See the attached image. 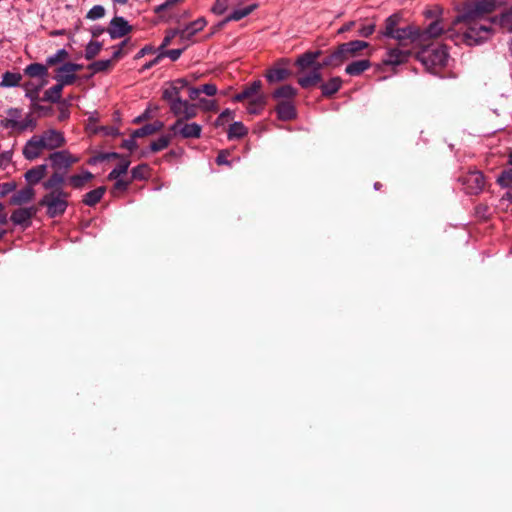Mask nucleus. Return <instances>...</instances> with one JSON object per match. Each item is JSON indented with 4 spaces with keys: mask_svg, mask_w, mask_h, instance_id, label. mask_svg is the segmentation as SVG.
Returning a JSON list of instances; mask_svg holds the SVG:
<instances>
[{
    "mask_svg": "<svg viewBox=\"0 0 512 512\" xmlns=\"http://www.w3.org/2000/svg\"><path fill=\"white\" fill-rule=\"evenodd\" d=\"M499 26L512 32V5L499 16L492 20L480 21L475 18H467L466 15H458L452 22L448 32H454V39L472 46L487 40L493 31V26Z\"/></svg>",
    "mask_w": 512,
    "mask_h": 512,
    "instance_id": "1",
    "label": "nucleus"
},
{
    "mask_svg": "<svg viewBox=\"0 0 512 512\" xmlns=\"http://www.w3.org/2000/svg\"><path fill=\"white\" fill-rule=\"evenodd\" d=\"M235 102H246V110L251 115H259L267 104V95L262 92V82L255 80L233 97Z\"/></svg>",
    "mask_w": 512,
    "mask_h": 512,
    "instance_id": "2",
    "label": "nucleus"
},
{
    "mask_svg": "<svg viewBox=\"0 0 512 512\" xmlns=\"http://www.w3.org/2000/svg\"><path fill=\"white\" fill-rule=\"evenodd\" d=\"M448 58L447 49L442 45L425 47L417 54V59L434 74L447 65Z\"/></svg>",
    "mask_w": 512,
    "mask_h": 512,
    "instance_id": "3",
    "label": "nucleus"
},
{
    "mask_svg": "<svg viewBox=\"0 0 512 512\" xmlns=\"http://www.w3.org/2000/svg\"><path fill=\"white\" fill-rule=\"evenodd\" d=\"M368 46V42L361 40L343 43L326 58L324 65L339 66L343 62L360 55V52L368 48Z\"/></svg>",
    "mask_w": 512,
    "mask_h": 512,
    "instance_id": "4",
    "label": "nucleus"
},
{
    "mask_svg": "<svg viewBox=\"0 0 512 512\" xmlns=\"http://www.w3.org/2000/svg\"><path fill=\"white\" fill-rule=\"evenodd\" d=\"M70 194L64 189H56L47 192L39 201V205L46 208V214L50 218L61 216L68 207Z\"/></svg>",
    "mask_w": 512,
    "mask_h": 512,
    "instance_id": "5",
    "label": "nucleus"
},
{
    "mask_svg": "<svg viewBox=\"0 0 512 512\" xmlns=\"http://www.w3.org/2000/svg\"><path fill=\"white\" fill-rule=\"evenodd\" d=\"M498 2L496 0H469L463 4L462 13L467 18H475L480 21L492 20L486 16L497 9Z\"/></svg>",
    "mask_w": 512,
    "mask_h": 512,
    "instance_id": "6",
    "label": "nucleus"
},
{
    "mask_svg": "<svg viewBox=\"0 0 512 512\" xmlns=\"http://www.w3.org/2000/svg\"><path fill=\"white\" fill-rule=\"evenodd\" d=\"M466 194L478 195L485 187V177L479 170H470L458 178Z\"/></svg>",
    "mask_w": 512,
    "mask_h": 512,
    "instance_id": "7",
    "label": "nucleus"
},
{
    "mask_svg": "<svg viewBox=\"0 0 512 512\" xmlns=\"http://www.w3.org/2000/svg\"><path fill=\"white\" fill-rule=\"evenodd\" d=\"M188 120L177 119L170 127L169 131L174 137L180 136L183 139H198L201 137L202 126Z\"/></svg>",
    "mask_w": 512,
    "mask_h": 512,
    "instance_id": "8",
    "label": "nucleus"
},
{
    "mask_svg": "<svg viewBox=\"0 0 512 512\" xmlns=\"http://www.w3.org/2000/svg\"><path fill=\"white\" fill-rule=\"evenodd\" d=\"M451 27L450 25L444 24L443 19H437L431 22L427 28L420 29L419 28V44H422L430 39L437 38L441 36L443 33H447L448 37L454 40V32H448V29Z\"/></svg>",
    "mask_w": 512,
    "mask_h": 512,
    "instance_id": "9",
    "label": "nucleus"
},
{
    "mask_svg": "<svg viewBox=\"0 0 512 512\" xmlns=\"http://www.w3.org/2000/svg\"><path fill=\"white\" fill-rule=\"evenodd\" d=\"M49 160L55 170L67 171L72 165L78 163L80 158L71 154L68 150H61L51 153Z\"/></svg>",
    "mask_w": 512,
    "mask_h": 512,
    "instance_id": "10",
    "label": "nucleus"
},
{
    "mask_svg": "<svg viewBox=\"0 0 512 512\" xmlns=\"http://www.w3.org/2000/svg\"><path fill=\"white\" fill-rule=\"evenodd\" d=\"M290 61L287 58L279 59L270 69L267 70L265 77L269 83H278L286 80L291 72L289 70Z\"/></svg>",
    "mask_w": 512,
    "mask_h": 512,
    "instance_id": "11",
    "label": "nucleus"
},
{
    "mask_svg": "<svg viewBox=\"0 0 512 512\" xmlns=\"http://www.w3.org/2000/svg\"><path fill=\"white\" fill-rule=\"evenodd\" d=\"M81 69V65L67 62L60 66L56 71L55 79L63 87L71 85L76 80V72Z\"/></svg>",
    "mask_w": 512,
    "mask_h": 512,
    "instance_id": "12",
    "label": "nucleus"
},
{
    "mask_svg": "<svg viewBox=\"0 0 512 512\" xmlns=\"http://www.w3.org/2000/svg\"><path fill=\"white\" fill-rule=\"evenodd\" d=\"M42 145L47 150H54L61 148L65 145L66 139L64 134L55 129H48L44 131L42 134L38 135Z\"/></svg>",
    "mask_w": 512,
    "mask_h": 512,
    "instance_id": "13",
    "label": "nucleus"
},
{
    "mask_svg": "<svg viewBox=\"0 0 512 512\" xmlns=\"http://www.w3.org/2000/svg\"><path fill=\"white\" fill-rule=\"evenodd\" d=\"M170 111L177 119L189 120L197 116V105L181 99L172 105Z\"/></svg>",
    "mask_w": 512,
    "mask_h": 512,
    "instance_id": "14",
    "label": "nucleus"
},
{
    "mask_svg": "<svg viewBox=\"0 0 512 512\" xmlns=\"http://www.w3.org/2000/svg\"><path fill=\"white\" fill-rule=\"evenodd\" d=\"M410 52L408 50H402L399 48H390L385 53L382 59V65L384 66H399L408 61Z\"/></svg>",
    "mask_w": 512,
    "mask_h": 512,
    "instance_id": "15",
    "label": "nucleus"
},
{
    "mask_svg": "<svg viewBox=\"0 0 512 512\" xmlns=\"http://www.w3.org/2000/svg\"><path fill=\"white\" fill-rule=\"evenodd\" d=\"M132 30V26L123 17L116 16L110 21L107 32L111 39L124 37Z\"/></svg>",
    "mask_w": 512,
    "mask_h": 512,
    "instance_id": "16",
    "label": "nucleus"
},
{
    "mask_svg": "<svg viewBox=\"0 0 512 512\" xmlns=\"http://www.w3.org/2000/svg\"><path fill=\"white\" fill-rule=\"evenodd\" d=\"M205 18H198L186 25L183 29H179V37L182 41H190L195 34L200 32L206 26Z\"/></svg>",
    "mask_w": 512,
    "mask_h": 512,
    "instance_id": "17",
    "label": "nucleus"
},
{
    "mask_svg": "<svg viewBox=\"0 0 512 512\" xmlns=\"http://www.w3.org/2000/svg\"><path fill=\"white\" fill-rule=\"evenodd\" d=\"M43 150H45L42 142L38 135H34L30 140L27 141L23 148V155L28 160H34L38 158Z\"/></svg>",
    "mask_w": 512,
    "mask_h": 512,
    "instance_id": "18",
    "label": "nucleus"
},
{
    "mask_svg": "<svg viewBox=\"0 0 512 512\" xmlns=\"http://www.w3.org/2000/svg\"><path fill=\"white\" fill-rule=\"evenodd\" d=\"M418 35L419 28L416 26L409 25L402 28L398 27L389 38H393L400 42L404 40H410L411 42L419 44Z\"/></svg>",
    "mask_w": 512,
    "mask_h": 512,
    "instance_id": "19",
    "label": "nucleus"
},
{
    "mask_svg": "<svg viewBox=\"0 0 512 512\" xmlns=\"http://www.w3.org/2000/svg\"><path fill=\"white\" fill-rule=\"evenodd\" d=\"M48 83V80H30L23 84L25 96L30 99L32 103L39 101V93L42 88Z\"/></svg>",
    "mask_w": 512,
    "mask_h": 512,
    "instance_id": "20",
    "label": "nucleus"
},
{
    "mask_svg": "<svg viewBox=\"0 0 512 512\" xmlns=\"http://www.w3.org/2000/svg\"><path fill=\"white\" fill-rule=\"evenodd\" d=\"M36 214L34 207L18 208L11 215V221L15 225L28 226L31 218Z\"/></svg>",
    "mask_w": 512,
    "mask_h": 512,
    "instance_id": "21",
    "label": "nucleus"
},
{
    "mask_svg": "<svg viewBox=\"0 0 512 512\" xmlns=\"http://www.w3.org/2000/svg\"><path fill=\"white\" fill-rule=\"evenodd\" d=\"M278 119L289 121L296 118V108L293 101H280L275 107Z\"/></svg>",
    "mask_w": 512,
    "mask_h": 512,
    "instance_id": "22",
    "label": "nucleus"
},
{
    "mask_svg": "<svg viewBox=\"0 0 512 512\" xmlns=\"http://www.w3.org/2000/svg\"><path fill=\"white\" fill-rule=\"evenodd\" d=\"M24 74L37 80H47L48 67L41 63H31L24 69Z\"/></svg>",
    "mask_w": 512,
    "mask_h": 512,
    "instance_id": "23",
    "label": "nucleus"
},
{
    "mask_svg": "<svg viewBox=\"0 0 512 512\" xmlns=\"http://www.w3.org/2000/svg\"><path fill=\"white\" fill-rule=\"evenodd\" d=\"M46 171H47V166L45 164L38 165V166H35V167L29 169L25 173L24 177L30 186L36 185L45 176Z\"/></svg>",
    "mask_w": 512,
    "mask_h": 512,
    "instance_id": "24",
    "label": "nucleus"
},
{
    "mask_svg": "<svg viewBox=\"0 0 512 512\" xmlns=\"http://www.w3.org/2000/svg\"><path fill=\"white\" fill-rule=\"evenodd\" d=\"M297 95V90L291 85H283L277 88L273 93L272 97L275 100L280 101H293Z\"/></svg>",
    "mask_w": 512,
    "mask_h": 512,
    "instance_id": "25",
    "label": "nucleus"
},
{
    "mask_svg": "<svg viewBox=\"0 0 512 512\" xmlns=\"http://www.w3.org/2000/svg\"><path fill=\"white\" fill-rule=\"evenodd\" d=\"M371 67V62L368 59H361L353 61L345 68V72L350 76H359L364 71Z\"/></svg>",
    "mask_w": 512,
    "mask_h": 512,
    "instance_id": "26",
    "label": "nucleus"
},
{
    "mask_svg": "<svg viewBox=\"0 0 512 512\" xmlns=\"http://www.w3.org/2000/svg\"><path fill=\"white\" fill-rule=\"evenodd\" d=\"M93 177L90 171H83L80 174L71 175L68 178V183L74 189H82Z\"/></svg>",
    "mask_w": 512,
    "mask_h": 512,
    "instance_id": "27",
    "label": "nucleus"
},
{
    "mask_svg": "<svg viewBox=\"0 0 512 512\" xmlns=\"http://www.w3.org/2000/svg\"><path fill=\"white\" fill-rule=\"evenodd\" d=\"M342 86V79L340 77H332L327 82L321 85L322 94L325 97H330L337 93Z\"/></svg>",
    "mask_w": 512,
    "mask_h": 512,
    "instance_id": "28",
    "label": "nucleus"
},
{
    "mask_svg": "<svg viewBox=\"0 0 512 512\" xmlns=\"http://www.w3.org/2000/svg\"><path fill=\"white\" fill-rule=\"evenodd\" d=\"M33 196L34 190L32 187H26L14 193L10 199V203L13 205H21L29 202Z\"/></svg>",
    "mask_w": 512,
    "mask_h": 512,
    "instance_id": "29",
    "label": "nucleus"
},
{
    "mask_svg": "<svg viewBox=\"0 0 512 512\" xmlns=\"http://www.w3.org/2000/svg\"><path fill=\"white\" fill-rule=\"evenodd\" d=\"M257 7L258 5L256 3H253L244 8L235 9L225 18L224 23L231 21H239L248 16L249 14H251Z\"/></svg>",
    "mask_w": 512,
    "mask_h": 512,
    "instance_id": "30",
    "label": "nucleus"
},
{
    "mask_svg": "<svg viewBox=\"0 0 512 512\" xmlns=\"http://www.w3.org/2000/svg\"><path fill=\"white\" fill-rule=\"evenodd\" d=\"M64 182V175L58 172H54L45 182H43V187L48 192L54 191L56 189H63L62 186Z\"/></svg>",
    "mask_w": 512,
    "mask_h": 512,
    "instance_id": "31",
    "label": "nucleus"
},
{
    "mask_svg": "<svg viewBox=\"0 0 512 512\" xmlns=\"http://www.w3.org/2000/svg\"><path fill=\"white\" fill-rule=\"evenodd\" d=\"M106 188L104 186L98 187L94 190L87 192L83 197V203L87 206H94L102 199L105 194Z\"/></svg>",
    "mask_w": 512,
    "mask_h": 512,
    "instance_id": "32",
    "label": "nucleus"
},
{
    "mask_svg": "<svg viewBox=\"0 0 512 512\" xmlns=\"http://www.w3.org/2000/svg\"><path fill=\"white\" fill-rule=\"evenodd\" d=\"M163 127V123L160 121H155L154 123L146 124L135 131H133V136L137 138H141L144 136H148L160 131Z\"/></svg>",
    "mask_w": 512,
    "mask_h": 512,
    "instance_id": "33",
    "label": "nucleus"
},
{
    "mask_svg": "<svg viewBox=\"0 0 512 512\" xmlns=\"http://www.w3.org/2000/svg\"><path fill=\"white\" fill-rule=\"evenodd\" d=\"M321 74L319 72V67L314 69L310 74L300 77L298 79V84L302 88H310L316 84H318L321 81Z\"/></svg>",
    "mask_w": 512,
    "mask_h": 512,
    "instance_id": "34",
    "label": "nucleus"
},
{
    "mask_svg": "<svg viewBox=\"0 0 512 512\" xmlns=\"http://www.w3.org/2000/svg\"><path fill=\"white\" fill-rule=\"evenodd\" d=\"M63 86L57 82L54 86L47 89L44 93L43 101L57 103L60 101L62 96Z\"/></svg>",
    "mask_w": 512,
    "mask_h": 512,
    "instance_id": "35",
    "label": "nucleus"
},
{
    "mask_svg": "<svg viewBox=\"0 0 512 512\" xmlns=\"http://www.w3.org/2000/svg\"><path fill=\"white\" fill-rule=\"evenodd\" d=\"M21 80L22 75L20 73L7 71L2 75L0 87H16L20 84Z\"/></svg>",
    "mask_w": 512,
    "mask_h": 512,
    "instance_id": "36",
    "label": "nucleus"
},
{
    "mask_svg": "<svg viewBox=\"0 0 512 512\" xmlns=\"http://www.w3.org/2000/svg\"><path fill=\"white\" fill-rule=\"evenodd\" d=\"M172 137H174V136L172 135L171 132H170V134H165V135L160 136L158 139L151 142L150 150L152 152H159V151L164 150L171 143Z\"/></svg>",
    "mask_w": 512,
    "mask_h": 512,
    "instance_id": "37",
    "label": "nucleus"
},
{
    "mask_svg": "<svg viewBox=\"0 0 512 512\" xmlns=\"http://www.w3.org/2000/svg\"><path fill=\"white\" fill-rule=\"evenodd\" d=\"M9 118L7 119L8 125L12 128H17L21 131H24L28 128V124L24 122H20L18 119L20 117V111L18 109H10L8 112Z\"/></svg>",
    "mask_w": 512,
    "mask_h": 512,
    "instance_id": "38",
    "label": "nucleus"
},
{
    "mask_svg": "<svg viewBox=\"0 0 512 512\" xmlns=\"http://www.w3.org/2000/svg\"><path fill=\"white\" fill-rule=\"evenodd\" d=\"M162 97H163L164 100H166L169 103L170 110H172V105L176 101L181 100L180 88H178L177 86H171L169 88H166L163 91Z\"/></svg>",
    "mask_w": 512,
    "mask_h": 512,
    "instance_id": "39",
    "label": "nucleus"
},
{
    "mask_svg": "<svg viewBox=\"0 0 512 512\" xmlns=\"http://www.w3.org/2000/svg\"><path fill=\"white\" fill-rule=\"evenodd\" d=\"M132 180H146L150 177V167L147 164H140L131 170Z\"/></svg>",
    "mask_w": 512,
    "mask_h": 512,
    "instance_id": "40",
    "label": "nucleus"
},
{
    "mask_svg": "<svg viewBox=\"0 0 512 512\" xmlns=\"http://www.w3.org/2000/svg\"><path fill=\"white\" fill-rule=\"evenodd\" d=\"M130 162L127 160L121 161L109 174L108 179L109 180H118V178H121L123 175H125L128 171Z\"/></svg>",
    "mask_w": 512,
    "mask_h": 512,
    "instance_id": "41",
    "label": "nucleus"
},
{
    "mask_svg": "<svg viewBox=\"0 0 512 512\" xmlns=\"http://www.w3.org/2000/svg\"><path fill=\"white\" fill-rule=\"evenodd\" d=\"M247 128L241 122H234L228 130V138H242L247 134Z\"/></svg>",
    "mask_w": 512,
    "mask_h": 512,
    "instance_id": "42",
    "label": "nucleus"
},
{
    "mask_svg": "<svg viewBox=\"0 0 512 512\" xmlns=\"http://www.w3.org/2000/svg\"><path fill=\"white\" fill-rule=\"evenodd\" d=\"M318 56H319V52H316V53H312V52L304 53L303 55L298 57V59L296 61V64L300 68H302V69L307 68V67H309V66L314 64V62L316 61Z\"/></svg>",
    "mask_w": 512,
    "mask_h": 512,
    "instance_id": "43",
    "label": "nucleus"
},
{
    "mask_svg": "<svg viewBox=\"0 0 512 512\" xmlns=\"http://www.w3.org/2000/svg\"><path fill=\"white\" fill-rule=\"evenodd\" d=\"M112 65H113V62L111 59L98 60V61L92 62L88 66V69L91 70L93 73H99V72L108 71L112 67Z\"/></svg>",
    "mask_w": 512,
    "mask_h": 512,
    "instance_id": "44",
    "label": "nucleus"
},
{
    "mask_svg": "<svg viewBox=\"0 0 512 512\" xmlns=\"http://www.w3.org/2000/svg\"><path fill=\"white\" fill-rule=\"evenodd\" d=\"M102 49V44L98 41H90L85 48V58L92 60Z\"/></svg>",
    "mask_w": 512,
    "mask_h": 512,
    "instance_id": "45",
    "label": "nucleus"
},
{
    "mask_svg": "<svg viewBox=\"0 0 512 512\" xmlns=\"http://www.w3.org/2000/svg\"><path fill=\"white\" fill-rule=\"evenodd\" d=\"M399 17L394 14L389 16L385 21V30L383 31V36L390 37L391 34L398 28Z\"/></svg>",
    "mask_w": 512,
    "mask_h": 512,
    "instance_id": "46",
    "label": "nucleus"
},
{
    "mask_svg": "<svg viewBox=\"0 0 512 512\" xmlns=\"http://www.w3.org/2000/svg\"><path fill=\"white\" fill-rule=\"evenodd\" d=\"M497 183L501 187H511L512 185V167L506 170H503L501 174L497 178Z\"/></svg>",
    "mask_w": 512,
    "mask_h": 512,
    "instance_id": "47",
    "label": "nucleus"
},
{
    "mask_svg": "<svg viewBox=\"0 0 512 512\" xmlns=\"http://www.w3.org/2000/svg\"><path fill=\"white\" fill-rule=\"evenodd\" d=\"M67 57H68V52L65 49H60L55 54L49 56L46 59V65H47V67L48 66H53V65H55L57 63L62 62Z\"/></svg>",
    "mask_w": 512,
    "mask_h": 512,
    "instance_id": "48",
    "label": "nucleus"
},
{
    "mask_svg": "<svg viewBox=\"0 0 512 512\" xmlns=\"http://www.w3.org/2000/svg\"><path fill=\"white\" fill-rule=\"evenodd\" d=\"M230 6V0H216L211 11L216 15L224 14Z\"/></svg>",
    "mask_w": 512,
    "mask_h": 512,
    "instance_id": "49",
    "label": "nucleus"
},
{
    "mask_svg": "<svg viewBox=\"0 0 512 512\" xmlns=\"http://www.w3.org/2000/svg\"><path fill=\"white\" fill-rule=\"evenodd\" d=\"M105 15V8L102 5L93 6L87 13V18L90 20H97Z\"/></svg>",
    "mask_w": 512,
    "mask_h": 512,
    "instance_id": "50",
    "label": "nucleus"
},
{
    "mask_svg": "<svg viewBox=\"0 0 512 512\" xmlns=\"http://www.w3.org/2000/svg\"><path fill=\"white\" fill-rule=\"evenodd\" d=\"M375 27H376V25L374 22H369L367 24H363L359 28L358 34H359V36L364 37V38L369 37L370 35H372L374 33Z\"/></svg>",
    "mask_w": 512,
    "mask_h": 512,
    "instance_id": "51",
    "label": "nucleus"
},
{
    "mask_svg": "<svg viewBox=\"0 0 512 512\" xmlns=\"http://www.w3.org/2000/svg\"><path fill=\"white\" fill-rule=\"evenodd\" d=\"M181 0H167L166 2L156 6L154 8V12L156 14H162L165 10L167 9H170L172 7H174L175 5H177L178 3H180Z\"/></svg>",
    "mask_w": 512,
    "mask_h": 512,
    "instance_id": "52",
    "label": "nucleus"
},
{
    "mask_svg": "<svg viewBox=\"0 0 512 512\" xmlns=\"http://www.w3.org/2000/svg\"><path fill=\"white\" fill-rule=\"evenodd\" d=\"M183 52V49H170V50H166L164 52H162L159 57H168L170 58L172 61H176L179 59V57L181 56Z\"/></svg>",
    "mask_w": 512,
    "mask_h": 512,
    "instance_id": "53",
    "label": "nucleus"
},
{
    "mask_svg": "<svg viewBox=\"0 0 512 512\" xmlns=\"http://www.w3.org/2000/svg\"><path fill=\"white\" fill-rule=\"evenodd\" d=\"M136 139L137 137H134L132 133L129 139L123 140L122 147L129 151H134L138 147Z\"/></svg>",
    "mask_w": 512,
    "mask_h": 512,
    "instance_id": "54",
    "label": "nucleus"
},
{
    "mask_svg": "<svg viewBox=\"0 0 512 512\" xmlns=\"http://www.w3.org/2000/svg\"><path fill=\"white\" fill-rule=\"evenodd\" d=\"M200 106L205 111L217 110V105H216L215 100L200 99Z\"/></svg>",
    "mask_w": 512,
    "mask_h": 512,
    "instance_id": "55",
    "label": "nucleus"
},
{
    "mask_svg": "<svg viewBox=\"0 0 512 512\" xmlns=\"http://www.w3.org/2000/svg\"><path fill=\"white\" fill-rule=\"evenodd\" d=\"M201 93L206 94L207 96H214L217 93V87L215 84L207 83L200 86Z\"/></svg>",
    "mask_w": 512,
    "mask_h": 512,
    "instance_id": "56",
    "label": "nucleus"
},
{
    "mask_svg": "<svg viewBox=\"0 0 512 512\" xmlns=\"http://www.w3.org/2000/svg\"><path fill=\"white\" fill-rule=\"evenodd\" d=\"M12 161V153L6 151L0 154V168L5 169Z\"/></svg>",
    "mask_w": 512,
    "mask_h": 512,
    "instance_id": "57",
    "label": "nucleus"
},
{
    "mask_svg": "<svg viewBox=\"0 0 512 512\" xmlns=\"http://www.w3.org/2000/svg\"><path fill=\"white\" fill-rule=\"evenodd\" d=\"M15 188H16V185L13 182H7V183L0 184V196H5V195L11 193L12 191L15 190Z\"/></svg>",
    "mask_w": 512,
    "mask_h": 512,
    "instance_id": "58",
    "label": "nucleus"
},
{
    "mask_svg": "<svg viewBox=\"0 0 512 512\" xmlns=\"http://www.w3.org/2000/svg\"><path fill=\"white\" fill-rule=\"evenodd\" d=\"M176 36H179V29L168 32V34L164 37L160 48L164 49L167 47L171 43L172 39Z\"/></svg>",
    "mask_w": 512,
    "mask_h": 512,
    "instance_id": "59",
    "label": "nucleus"
},
{
    "mask_svg": "<svg viewBox=\"0 0 512 512\" xmlns=\"http://www.w3.org/2000/svg\"><path fill=\"white\" fill-rule=\"evenodd\" d=\"M114 181H115L114 190H118V191H126L131 183V180L126 181L122 178H118V180H114Z\"/></svg>",
    "mask_w": 512,
    "mask_h": 512,
    "instance_id": "60",
    "label": "nucleus"
},
{
    "mask_svg": "<svg viewBox=\"0 0 512 512\" xmlns=\"http://www.w3.org/2000/svg\"><path fill=\"white\" fill-rule=\"evenodd\" d=\"M126 53H127V52L123 51V50L121 49V47H118V46L114 47V51H113V55H112V59H111V60H112V62H113L114 60H118V59H120V58H121V57H123Z\"/></svg>",
    "mask_w": 512,
    "mask_h": 512,
    "instance_id": "61",
    "label": "nucleus"
},
{
    "mask_svg": "<svg viewBox=\"0 0 512 512\" xmlns=\"http://www.w3.org/2000/svg\"><path fill=\"white\" fill-rule=\"evenodd\" d=\"M154 51V48L152 46H145L143 47L136 55V58H141L145 56L146 54L152 53Z\"/></svg>",
    "mask_w": 512,
    "mask_h": 512,
    "instance_id": "62",
    "label": "nucleus"
},
{
    "mask_svg": "<svg viewBox=\"0 0 512 512\" xmlns=\"http://www.w3.org/2000/svg\"><path fill=\"white\" fill-rule=\"evenodd\" d=\"M200 93H201L200 87L189 88V97L191 100L197 99Z\"/></svg>",
    "mask_w": 512,
    "mask_h": 512,
    "instance_id": "63",
    "label": "nucleus"
},
{
    "mask_svg": "<svg viewBox=\"0 0 512 512\" xmlns=\"http://www.w3.org/2000/svg\"><path fill=\"white\" fill-rule=\"evenodd\" d=\"M356 22L355 21H350L346 24H344L339 30H338V33H344V32H347L349 30H351L354 26H355Z\"/></svg>",
    "mask_w": 512,
    "mask_h": 512,
    "instance_id": "64",
    "label": "nucleus"
}]
</instances>
